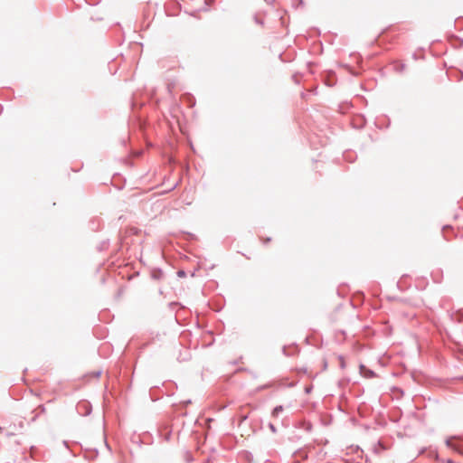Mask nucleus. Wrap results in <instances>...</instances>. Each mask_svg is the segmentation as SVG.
<instances>
[{
	"mask_svg": "<svg viewBox=\"0 0 463 463\" xmlns=\"http://www.w3.org/2000/svg\"><path fill=\"white\" fill-rule=\"evenodd\" d=\"M280 411H282V407L278 406L273 410L272 414L273 416H277Z\"/></svg>",
	"mask_w": 463,
	"mask_h": 463,
	"instance_id": "nucleus-1",
	"label": "nucleus"
},
{
	"mask_svg": "<svg viewBox=\"0 0 463 463\" xmlns=\"http://www.w3.org/2000/svg\"><path fill=\"white\" fill-rule=\"evenodd\" d=\"M446 443L449 447L453 448V438L448 439Z\"/></svg>",
	"mask_w": 463,
	"mask_h": 463,
	"instance_id": "nucleus-2",
	"label": "nucleus"
},
{
	"mask_svg": "<svg viewBox=\"0 0 463 463\" xmlns=\"http://www.w3.org/2000/svg\"><path fill=\"white\" fill-rule=\"evenodd\" d=\"M261 241L264 242V243H268L270 241V238H265V239H261Z\"/></svg>",
	"mask_w": 463,
	"mask_h": 463,
	"instance_id": "nucleus-3",
	"label": "nucleus"
},
{
	"mask_svg": "<svg viewBox=\"0 0 463 463\" xmlns=\"http://www.w3.org/2000/svg\"><path fill=\"white\" fill-rule=\"evenodd\" d=\"M448 463H453V461H452V460H450V459H449V460H448Z\"/></svg>",
	"mask_w": 463,
	"mask_h": 463,
	"instance_id": "nucleus-4",
	"label": "nucleus"
}]
</instances>
